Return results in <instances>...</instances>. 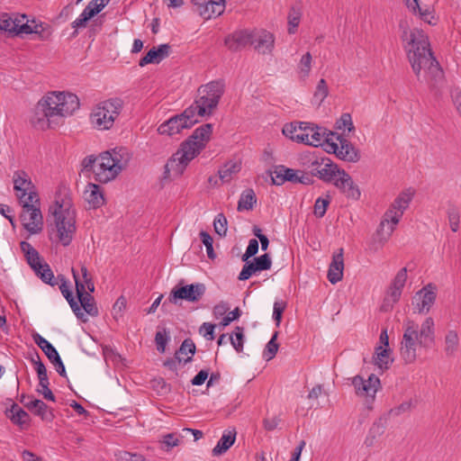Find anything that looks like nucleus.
<instances>
[{"label": "nucleus", "mask_w": 461, "mask_h": 461, "mask_svg": "<svg viewBox=\"0 0 461 461\" xmlns=\"http://www.w3.org/2000/svg\"><path fill=\"white\" fill-rule=\"evenodd\" d=\"M402 39L405 42L408 59L418 80L425 81L431 88L437 87L444 73L431 52L427 35L422 30L404 29Z\"/></svg>", "instance_id": "f257e3e1"}, {"label": "nucleus", "mask_w": 461, "mask_h": 461, "mask_svg": "<svg viewBox=\"0 0 461 461\" xmlns=\"http://www.w3.org/2000/svg\"><path fill=\"white\" fill-rule=\"evenodd\" d=\"M78 108L79 99L75 94L52 92L39 101L31 122L41 130L54 127Z\"/></svg>", "instance_id": "f03ea898"}, {"label": "nucleus", "mask_w": 461, "mask_h": 461, "mask_svg": "<svg viewBox=\"0 0 461 461\" xmlns=\"http://www.w3.org/2000/svg\"><path fill=\"white\" fill-rule=\"evenodd\" d=\"M130 161V154L125 148H115L100 153L90 155L82 160V171L92 172L96 182L107 184L114 180L126 168Z\"/></svg>", "instance_id": "7ed1b4c3"}, {"label": "nucleus", "mask_w": 461, "mask_h": 461, "mask_svg": "<svg viewBox=\"0 0 461 461\" xmlns=\"http://www.w3.org/2000/svg\"><path fill=\"white\" fill-rule=\"evenodd\" d=\"M212 132V125L206 123L195 129L193 134L181 144L180 149L173 154L165 165L164 177L180 176L189 162L205 147Z\"/></svg>", "instance_id": "20e7f679"}, {"label": "nucleus", "mask_w": 461, "mask_h": 461, "mask_svg": "<svg viewBox=\"0 0 461 461\" xmlns=\"http://www.w3.org/2000/svg\"><path fill=\"white\" fill-rule=\"evenodd\" d=\"M434 325L431 317L426 318L420 327L412 320L404 321L400 354L405 363L415 361L419 347L428 348L434 342Z\"/></svg>", "instance_id": "39448f33"}, {"label": "nucleus", "mask_w": 461, "mask_h": 461, "mask_svg": "<svg viewBox=\"0 0 461 461\" xmlns=\"http://www.w3.org/2000/svg\"><path fill=\"white\" fill-rule=\"evenodd\" d=\"M54 217L58 237L63 246L70 244L76 230L75 216L72 211V201L66 188L56 193L55 203L50 207Z\"/></svg>", "instance_id": "423d86ee"}, {"label": "nucleus", "mask_w": 461, "mask_h": 461, "mask_svg": "<svg viewBox=\"0 0 461 461\" xmlns=\"http://www.w3.org/2000/svg\"><path fill=\"white\" fill-rule=\"evenodd\" d=\"M414 195V191L407 189L402 191L391 204L384 215L382 221L376 230L373 249L377 250L393 234L395 226L400 221L404 211L409 207Z\"/></svg>", "instance_id": "0eeeda50"}, {"label": "nucleus", "mask_w": 461, "mask_h": 461, "mask_svg": "<svg viewBox=\"0 0 461 461\" xmlns=\"http://www.w3.org/2000/svg\"><path fill=\"white\" fill-rule=\"evenodd\" d=\"M225 92L222 80L211 81L202 85L197 90V97L188 108L194 116L212 115Z\"/></svg>", "instance_id": "6e6552de"}, {"label": "nucleus", "mask_w": 461, "mask_h": 461, "mask_svg": "<svg viewBox=\"0 0 461 461\" xmlns=\"http://www.w3.org/2000/svg\"><path fill=\"white\" fill-rule=\"evenodd\" d=\"M123 102L120 98H111L100 103L92 112L90 121L98 130H109L119 116Z\"/></svg>", "instance_id": "1a4fd4ad"}, {"label": "nucleus", "mask_w": 461, "mask_h": 461, "mask_svg": "<svg viewBox=\"0 0 461 461\" xmlns=\"http://www.w3.org/2000/svg\"><path fill=\"white\" fill-rule=\"evenodd\" d=\"M20 247L28 264L42 282L51 286L59 284L49 264L41 262L39 252L29 242L22 241Z\"/></svg>", "instance_id": "9d476101"}, {"label": "nucleus", "mask_w": 461, "mask_h": 461, "mask_svg": "<svg viewBox=\"0 0 461 461\" xmlns=\"http://www.w3.org/2000/svg\"><path fill=\"white\" fill-rule=\"evenodd\" d=\"M23 211L20 219L23 226L31 234H37L43 229V217L40 209V201L37 203L24 201L20 203Z\"/></svg>", "instance_id": "9b49d317"}, {"label": "nucleus", "mask_w": 461, "mask_h": 461, "mask_svg": "<svg viewBox=\"0 0 461 461\" xmlns=\"http://www.w3.org/2000/svg\"><path fill=\"white\" fill-rule=\"evenodd\" d=\"M193 112L188 107L180 114L172 116L158 127V132L161 135L173 136L180 133L184 129H189L198 120L194 118Z\"/></svg>", "instance_id": "f8f14e48"}, {"label": "nucleus", "mask_w": 461, "mask_h": 461, "mask_svg": "<svg viewBox=\"0 0 461 461\" xmlns=\"http://www.w3.org/2000/svg\"><path fill=\"white\" fill-rule=\"evenodd\" d=\"M183 280L175 286L168 297L171 303L176 304L178 300H185L190 303L199 302L206 292L204 284L195 283L186 285H182Z\"/></svg>", "instance_id": "ddd939ff"}, {"label": "nucleus", "mask_w": 461, "mask_h": 461, "mask_svg": "<svg viewBox=\"0 0 461 461\" xmlns=\"http://www.w3.org/2000/svg\"><path fill=\"white\" fill-rule=\"evenodd\" d=\"M13 182L14 189L20 193L17 194L20 203L24 201H30L33 203L39 202V194L36 191L35 185L25 171H15L13 176Z\"/></svg>", "instance_id": "4468645a"}, {"label": "nucleus", "mask_w": 461, "mask_h": 461, "mask_svg": "<svg viewBox=\"0 0 461 461\" xmlns=\"http://www.w3.org/2000/svg\"><path fill=\"white\" fill-rule=\"evenodd\" d=\"M301 125L303 127V134H306L307 140H303V144L319 147L326 145L332 140V137L336 136V133L328 131L325 128L320 127L313 123L302 122Z\"/></svg>", "instance_id": "2eb2a0df"}, {"label": "nucleus", "mask_w": 461, "mask_h": 461, "mask_svg": "<svg viewBox=\"0 0 461 461\" xmlns=\"http://www.w3.org/2000/svg\"><path fill=\"white\" fill-rule=\"evenodd\" d=\"M437 297V287L433 284H428L418 291L412 298L414 312L420 314L428 313L435 303Z\"/></svg>", "instance_id": "dca6fc26"}, {"label": "nucleus", "mask_w": 461, "mask_h": 461, "mask_svg": "<svg viewBox=\"0 0 461 461\" xmlns=\"http://www.w3.org/2000/svg\"><path fill=\"white\" fill-rule=\"evenodd\" d=\"M337 140L339 143H336L330 140L328 143V148L325 149L328 152H333L336 156L345 161L348 162H357L359 160V151L356 149L348 140L342 138L341 136L337 135Z\"/></svg>", "instance_id": "f3484780"}, {"label": "nucleus", "mask_w": 461, "mask_h": 461, "mask_svg": "<svg viewBox=\"0 0 461 461\" xmlns=\"http://www.w3.org/2000/svg\"><path fill=\"white\" fill-rule=\"evenodd\" d=\"M339 169L338 165L328 158L315 159L309 165L311 175L319 177L326 183H330L334 179Z\"/></svg>", "instance_id": "a211bd4d"}, {"label": "nucleus", "mask_w": 461, "mask_h": 461, "mask_svg": "<svg viewBox=\"0 0 461 461\" xmlns=\"http://www.w3.org/2000/svg\"><path fill=\"white\" fill-rule=\"evenodd\" d=\"M406 280L407 269L406 267H402L398 271L388 289L386 297L384 298L382 305V309L384 311L391 309L393 305L399 301Z\"/></svg>", "instance_id": "6ab92c4d"}, {"label": "nucleus", "mask_w": 461, "mask_h": 461, "mask_svg": "<svg viewBox=\"0 0 461 461\" xmlns=\"http://www.w3.org/2000/svg\"><path fill=\"white\" fill-rule=\"evenodd\" d=\"M34 343L44 352L49 360L54 365L60 376L66 377L65 366L57 351V349L46 339L39 333L32 335Z\"/></svg>", "instance_id": "aec40b11"}, {"label": "nucleus", "mask_w": 461, "mask_h": 461, "mask_svg": "<svg viewBox=\"0 0 461 461\" xmlns=\"http://www.w3.org/2000/svg\"><path fill=\"white\" fill-rule=\"evenodd\" d=\"M348 198L352 200H358L361 193L358 186L355 184L352 177L344 169H339L336 176L330 182Z\"/></svg>", "instance_id": "412c9836"}, {"label": "nucleus", "mask_w": 461, "mask_h": 461, "mask_svg": "<svg viewBox=\"0 0 461 461\" xmlns=\"http://www.w3.org/2000/svg\"><path fill=\"white\" fill-rule=\"evenodd\" d=\"M20 22L18 35L34 33L42 41L48 40L51 35L50 27L46 23L29 21L24 14L20 15Z\"/></svg>", "instance_id": "4be33fe9"}, {"label": "nucleus", "mask_w": 461, "mask_h": 461, "mask_svg": "<svg viewBox=\"0 0 461 461\" xmlns=\"http://www.w3.org/2000/svg\"><path fill=\"white\" fill-rule=\"evenodd\" d=\"M72 274L76 285V292L81 305V308L92 317H96L99 313L95 298L86 292L85 285L79 281V276L76 270L72 268Z\"/></svg>", "instance_id": "5701e85b"}, {"label": "nucleus", "mask_w": 461, "mask_h": 461, "mask_svg": "<svg viewBox=\"0 0 461 461\" xmlns=\"http://www.w3.org/2000/svg\"><path fill=\"white\" fill-rule=\"evenodd\" d=\"M351 382L357 395L366 396L372 399L375 398L380 387V380L375 375H369L366 380L360 375H356L351 379Z\"/></svg>", "instance_id": "b1692460"}, {"label": "nucleus", "mask_w": 461, "mask_h": 461, "mask_svg": "<svg viewBox=\"0 0 461 461\" xmlns=\"http://www.w3.org/2000/svg\"><path fill=\"white\" fill-rule=\"evenodd\" d=\"M196 12L205 20L221 15L225 9V0H191Z\"/></svg>", "instance_id": "393cba45"}, {"label": "nucleus", "mask_w": 461, "mask_h": 461, "mask_svg": "<svg viewBox=\"0 0 461 461\" xmlns=\"http://www.w3.org/2000/svg\"><path fill=\"white\" fill-rule=\"evenodd\" d=\"M254 31H238L225 39L226 47L231 51H238L249 44H252Z\"/></svg>", "instance_id": "a878e982"}, {"label": "nucleus", "mask_w": 461, "mask_h": 461, "mask_svg": "<svg viewBox=\"0 0 461 461\" xmlns=\"http://www.w3.org/2000/svg\"><path fill=\"white\" fill-rule=\"evenodd\" d=\"M274 35L265 30H255L252 45L262 54L270 53L274 48Z\"/></svg>", "instance_id": "bb28decb"}, {"label": "nucleus", "mask_w": 461, "mask_h": 461, "mask_svg": "<svg viewBox=\"0 0 461 461\" xmlns=\"http://www.w3.org/2000/svg\"><path fill=\"white\" fill-rule=\"evenodd\" d=\"M170 49L169 44H161L158 48H152L140 60L139 65L144 67L148 64H158L161 60L169 56Z\"/></svg>", "instance_id": "cd10ccee"}, {"label": "nucleus", "mask_w": 461, "mask_h": 461, "mask_svg": "<svg viewBox=\"0 0 461 461\" xmlns=\"http://www.w3.org/2000/svg\"><path fill=\"white\" fill-rule=\"evenodd\" d=\"M344 259L343 249L340 248L337 253L333 255L332 261L328 270L329 281L335 285L339 282L343 277Z\"/></svg>", "instance_id": "c85d7f7f"}, {"label": "nucleus", "mask_w": 461, "mask_h": 461, "mask_svg": "<svg viewBox=\"0 0 461 461\" xmlns=\"http://www.w3.org/2000/svg\"><path fill=\"white\" fill-rule=\"evenodd\" d=\"M84 198L91 208L96 209L104 203V193L100 185L88 183L84 191Z\"/></svg>", "instance_id": "c756f323"}, {"label": "nucleus", "mask_w": 461, "mask_h": 461, "mask_svg": "<svg viewBox=\"0 0 461 461\" xmlns=\"http://www.w3.org/2000/svg\"><path fill=\"white\" fill-rule=\"evenodd\" d=\"M235 439V429L224 431L217 445L212 450V456H219L224 454L234 444Z\"/></svg>", "instance_id": "7c9ffc66"}, {"label": "nucleus", "mask_w": 461, "mask_h": 461, "mask_svg": "<svg viewBox=\"0 0 461 461\" xmlns=\"http://www.w3.org/2000/svg\"><path fill=\"white\" fill-rule=\"evenodd\" d=\"M241 169V162L239 160H230L226 162L218 171L219 178L223 183H229L235 175Z\"/></svg>", "instance_id": "2f4dec72"}, {"label": "nucleus", "mask_w": 461, "mask_h": 461, "mask_svg": "<svg viewBox=\"0 0 461 461\" xmlns=\"http://www.w3.org/2000/svg\"><path fill=\"white\" fill-rule=\"evenodd\" d=\"M459 348V336L456 330H448L444 338V352L447 357H454Z\"/></svg>", "instance_id": "473e14b6"}, {"label": "nucleus", "mask_w": 461, "mask_h": 461, "mask_svg": "<svg viewBox=\"0 0 461 461\" xmlns=\"http://www.w3.org/2000/svg\"><path fill=\"white\" fill-rule=\"evenodd\" d=\"M20 23V15L13 18L6 13L0 14V31L18 36L17 31H19Z\"/></svg>", "instance_id": "72a5a7b5"}, {"label": "nucleus", "mask_w": 461, "mask_h": 461, "mask_svg": "<svg viewBox=\"0 0 461 461\" xmlns=\"http://www.w3.org/2000/svg\"><path fill=\"white\" fill-rule=\"evenodd\" d=\"M282 131L285 136L298 143H302L303 140H307V135L303 134V127L301 125V122L285 124Z\"/></svg>", "instance_id": "f704fd0d"}, {"label": "nucleus", "mask_w": 461, "mask_h": 461, "mask_svg": "<svg viewBox=\"0 0 461 461\" xmlns=\"http://www.w3.org/2000/svg\"><path fill=\"white\" fill-rule=\"evenodd\" d=\"M374 362L380 369H388L393 362L389 348H384L382 345L375 348Z\"/></svg>", "instance_id": "c9c22d12"}, {"label": "nucleus", "mask_w": 461, "mask_h": 461, "mask_svg": "<svg viewBox=\"0 0 461 461\" xmlns=\"http://www.w3.org/2000/svg\"><path fill=\"white\" fill-rule=\"evenodd\" d=\"M6 415L17 425L26 424L30 420L29 414L16 403H14L11 408L6 411Z\"/></svg>", "instance_id": "e433bc0d"}, {"label": "nucleus", "mask_w": 461, "mask_h": 461, "mask_svg": "<svg viewBox=\"0 0 461 461\" xmlns=\"http://www.w3.org/2000/svg\"><path fill=\"white\" fill-rule=\"evenodd\" d=\"M257 203L255 192L251 188H248L242 192L238 203V211H249L252 210L254 204Z\"/></svg>", "instance_id": "4c0bfd02"}, {"label": "nucleus", "mask_w": 461, "mask_h": 461, "mask_svg": "<svg viewBox=\"0 0 461 461\" xmlns=\"http://www.w3.org/2000/svg\"><path fill=\"white\" fill-rule=\"evenodd\" d=\"M34 408L32 411L35 415L40 416L41 420L51 421L54 419L52 411L41 400L34 399Z\"/></svg>", "instance_id": "58836bf2"}, {"label": "nucleus", "mask_w": 461, "mask_h": 461, "mask_svg": "<svg viewBox=\"0 0 461 461\" xmlns=\"http://www.w3.org/2000/svg\"><path fill=\"white\" fill-rule=\"evenodd\" d=\"M302 17V8L300 5H294L288 14V32L294 34L298 27Z\"/></svg>", "instance_id": "ea45409f"}, {"label": "nucleus", "mask_w": 461, "mask_h": 461, "mask_svg": "<svg viewBox=\"0 0 461 461\" xmlns=\"http://www.w3.org/2000/svg\"><path fill=\"white\" fill-rule=\"evenodd\" d=\"M312 55L310 52L305 53L299 64H298V73L302 79H305L309 77L311 68H312Z\"/></svg>", "instance_id": "a19ab883"}, {"label": "nucleus", "mask_w": 461, "mask_h": 461, "mask_svg": "<svg viewBox=\"0 0 461 461\" xmlns=\"http://www.w3.org/2000/svg\"><path fill=\"white\" fill-rule=\"evenodd\" d=\"M195 344L194 343V341L191 339H185L179 349L176 352V355L179 356L182 355V354H191L190 357H188L187 358L184 359V363L186 364V363H189L192 361L193 359V356L194 355L195 353Z\"/></svg>", "instance_id": "79ce46f5"}, {"label": "nucleus", "mask_w": 461, "mask_h": 461, "mask_svg": "<svg viewBox=\"0 0 461 461\" xmlns=\"http://www.w3.org/2000/svg\"><path fill=\"white\" fill-rule=\"evenodd\" d=\"M277 336H278V332L276 331L273 334L270 340L267 342V344L264 349L263 356L266 358V360H267V361L273 359L275 357L276 354L277 353V350L279 348V345L276 342Z\"/></svg>", "instance_id": "37998d69"}, {"label": "nucleus", "mask_w": 461, "mask_h": 461, "mask_svg": "<svg viewBox=\"0 0 461 461\" xmlns=\"http://www.w3.org/2000/svg\"><path fill=\"white\" fill-rule=\"evenodd\" d=\"M229 339L237 352L243 350L244 335L243 328L236 327L233 335L229 336Z\"/></svg>", "instance_id": "c03bdc74"}, {"label": "nucleus", "mask_w": 461, "mask_h": 461, "mask_svg": "<svg viewBox=\"0 0 461 461\" xmlns=\"http://www.w3.org/2000/svg\"><path fill=\"white\" fill-rule=\"evenodd\" d=\"M329 94V89L326 81L321 78L316 86V90L313 95V100L318 104H321L324 99L327 97Z\"/></svg>", "instance_id": "a18cd8bd"}, {"label": "nucleus", "mask_w": 461, "mask_h": 461, "mask_svg": "<svg viewBox=\"0 0 461 461\" xmlns=\"http://www.w3.org/2000/svg\"><path fill=\"white\" fill-rule=\"evenodd\" d=\"M447 219L449 221V226L451 230L456 232L458 230L459 228V212L458 209L455 206H450L447 209Z\"/></svg>", "instance_id": "49530a36"}, {"label": "nucleus", "mask_w": 461, "mask_h": 461, "mask_svg": "<svg viewBox=\"0 0 461 461\" xmlns=\"http://www.w3.org/2000/svg\"><path fill=\"white\" fill-rule=\"evenodd\" d=\"M330 204V196L324 198H318L314 203V214L318 218H321L325 215L328 205Z\"/></svg>", "instance_id": "de8ad7c7"}, {"label": "nucleus", "mask_w": 461, "mask_h": 461, "mask_svg": "<svg viewBox=\"0 0 461 461\" xmlns=\"http://www.w3.org/2000/svg\"><path fill=\"white\" fill-rule=\"evenodd\" d=\"M214 230L220 236H225L227 232V219L222 213H219L213 222Z\"/></svg>", "instance_id": "09e8293b"}, {"label": "nucleus", "mask_w": 461, "mask_h": 461, "mask_svg": "<svg viewBox=\"0 0 461 461\" xmlns=\"http://www.w3.org/2000/svg\"><path fill=\"white\" fill-rule=\"evenodd\" d=\"M110 1L111 0H91L86 6V9H88V12L95 16L99 14L110 3Z\"/></svg>", "instance_id": "8fccbe9b"}, {"label": "nucleus", "mask_w": 461, "mask_h": 461, "mask_svg": "<svg viewBox=\"0 0 461 461\" xmlns=\"http://www.w3.org/2000/svg\"><path fill=\"white\" fill-rule=\"evenodd\" d=\"M253 262L258 271L268 270L272 265V260L268 254L255 258Z\"/></svg>", "instance_id": "3c124183"}, {"label": "nucleus", "mask_w": 461, "mask_h": 461, "mask_svg": "<svg viewBox=\"0 0 461 461\" xmlns=\"http://www.w3.org/2000/svg\"><path fill=\"white\" fill-rule=\"evenodd\" d=\"M337 128L343 131H345L346 129L348 132L352 131L354 130V125L351 115L349 113H343L340 119L337 122Z\"/></svg>", "instance_id": "603ef678"}, {"label": "nucleus", "mask_w": 461, "mask_h": 461, "mask_svg": "<svg viewBox=\"0 0 461 461\" xmlns=\"http://www.w3.org/2000/svg\"><path fill=\"white\" fill-rule=\"evenodd\" d=\"M403 1L409 10H411L414 14L418 13L421 19H423L425 21L427 20L429 14L427 11H422V9L420 8V6L419 5V0H403Z\"/></svg>", "instance_id": "864d4df0"}, {"label": "nucleus", "mask_w": 461, "mask_h": 461, "mask_svg": "<svg viewBox=\"0 0 461 461\" xmlns=\"http://www.w3.org/2000/svg\"><path fill=\"white\" fill-rule=\"evenodd\" d=\"M200 237H201L202 242L203 243V245L206 248V252H207L208 258H214L215 254H214L213 247H212V243H213L212 238L211 237V235L209 233H207L205 231H202L200 233Z\"/></svg>", "instance_id": "5fc2aeb1"}, {"label": "nucleus", "mask_w": 461, "mask_h": 461, "mask_svg": "<svg viewBox=\"0 0 461 461\" xmlns=\"http://www.w3.org/2000/svg\"><path fill=\"white\" fill-rule=\"evenodd\" d=\"M243 266L242 270L239 275V280L245 281L248 280L253 274L258 272L257 267H255L254 262H248Z\"/></svg>", "instance_id": "6e6d98bb"}, {"label": "nucleus", "mask_w": 461, "mask_h": 461, "mask_svg": "<svg viewBox=\"0 0 461 461\" xmlns=\"http://www.w3.org/2000/svg\"><path fill=\"white\" fill-rule=\"evenodd\" d=\"M285 169V167L283 165L276 166L273 172H271V179L272 183L276 185H281L285 182V176H284V172L280 169Z\"/></svg>", "instance_id": "4d7b16f0"}, {"label": "nucleus", "mask_w": 461, "mask_h": 461, "mask_svg": "<svg viewBox=\"0 0 461 461\" xmlns=\"http://www.w3.org/2000/svg\"><path fill=\"white\" fill-rule=\"evenodd\" d=\"M258 251V241L256 239H251L249 241L246 252L242 255V261H248L249 258L255 256Z\"/></svg>", "instance_id": "13d9d810"}, {"label": "nucleus", "mask_w": 461, "mask_h": 461, "mask_svg": "<svg viewBox=\"0 0 461 461\" xmlns=\"http://www.w3.org/2000/svg\"><path fill=\"white\" fill-rule=\"evenodd\" d=\"M93 14L91 13L88 12V9H84L83 12L81 13V14L79 15L78 18H77L73 23H72V27L73 28H81V27H85L86 25V23L91 19L93 18Z\"/></svg>", "instance_id": "bf43d9fd"}, {"label": "nucleus", "mask_w": 461, "mask_h": 461, "mask_svg": "<svg viewBox=\"0 0 461 461\" xmlns=\"http://www.w3.org/2000/svg\"><path fill=\"white\" fill-rule=\"evenodd\" d=\"M286 307V303L284 302H276L274 303L273 318L276 321V325L278 327L282 320V314Z\"/></svg>", "instance_id": "052dcab7"}, {"label": "nucleus", "mask_w": 461, "mask_h": 461, "mask_svg": "<svg viewBox=\"0 0 461 461\" xmlns=\"http://www.w3.org/2000/svg\"><path fill=\"white\" fill-rule=\"evenodd\" d=\"M168 337L166 333V331L163 333L161 331H158L155 336V341L157 344V349L160 353H164L166 350V345L167 343Z\"/></svg>", "instance_id": "680f3d73"}, {"label": "nucleus", "mask_w": 461, "mask_h": 461, "mask_svg": "<svg viewBox=\"0 0 461 461\" xmlns=\"http://www.w3.org/2000/svg\"><path fill=\"white\" fill-rule=\"evenodd\" d=\"M161 442L167 447V450L179 445V439L175 433H168L163 436Z\"/></svg>", "instance_id": "e2e57ef3"}, {"label": "nucleus", "mask_w": 461, "mask_h": 461, "mask_svg": "<svg viewBox=\"0 0 461 461\" xmlns=\"http://www.w3.org/2000/svg\"><path fill=\"white\" fill-rule=\"evenodd\" d=\"M118 458L122 461H144V457L140 454H132L127 451H121Z\"/></svg>", "instance_id": "0e129e2a"}, {"label": "nucleus", "mask_w": 461, "mask_h": 461, "mask_svg": "<svg viewBox=\"0 0 461 461\" xmlns=\"http://www.w3.org/2000/svg\"><path fill=\"white\" fill-rule=\"evenodd\" d=\"M214 328L215 325L209 322H203L200 327V333H203V337H205L208 340H212L214 339Z\"/></svg>", "instance_id": "69168bd1"}, {"label": "nucleus", "mask_w": 461, "mask_h": 461, "mask_svg": "<svg viewBox=\"0 0 461 461\" xmlns=\"http://www.w3.org/2000/svg\"><path fill=\"white\" fill-rule=\"evenodd\" d=\"M451 98L452 102L461 116V89L458 87H455L451 90Z\"/></svg>", "instance_id": "338daca9"}, {"label": "nucleus", "mask_w": 461, "mask_h": 461, "mask_svg": "<svg viewBox=\"0 0 461 461\" xmlns=\"http://www.w3.org/2000/svg\"><path fill=\"white\" fill-rule=\"evenodd\" d=\"M284 172V176H285V182L289 181L292 183H297L299 180V173L300 171L294 170L292 168H288L285 167V169H280Z\"/></svg>", "instance_id": "774afa93"}]
</instances>
